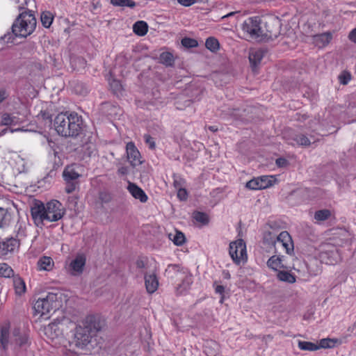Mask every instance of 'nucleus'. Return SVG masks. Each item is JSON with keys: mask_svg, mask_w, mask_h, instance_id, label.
<instances>
[{"mask_svg": "<svg viewBox=\"0 0 356 356\" xmlns=\"http://www.w3.org/2000/svg\"><path fill=\"white\" fill-rule=\"evenodd\" d=\"M82 120L76 113H60L54 119L57 133L64 137H75L81 130Z\"/></svg>", "mask_w": 356, "mask_h": 356, "instance_id": "nucleus-1", "label": "nucleus"}, {"mask_svg": "<svg viewBox=\"0 0 356 356\" xmlns=\"http://www.w3.org/2000/svg\"><path fill=\"white\" fill-rule=\"evenodd\" d=\"M74 327L73 321L68 317L61 316L54 320L44 331L47 338L56 344H60L64 340L65 334Z\"/></svg>", "mask_w": 356, "mask_h": 356, "instance_id": "nucleus-2", "label": "nucleus"}, {"mask_svg": "<svg viewBox=\"0 0 356 356\" xmlns=\"http://www.w3.org/2000/svg\"><path fill=\"white\" fill-rule=\"evenodd\" d=\"M37 24L36 19L31 11H24L12 25V33L15 37L26 38L33 33Z\"/></svg>", "mask_w": 356, "mask_h": 356, "instance_id": "nucleus-3", "label": "nucleus"}, {"mask_svg": "<svg viewBox=\"0 0 356 356\" xmlns=\"http://www.w3.org/2000/svg\"><path fill=\"white\" fill-rule=\"evenodd\" d=\"M244 34L251 39L261 40V37H273L274 33L271 31H264L262 21L259 17L248 18L241 26Z\"/></svg>", "mask_w": 356, "mask_h": 356, "instance_id": "nucleus-4", "label": "nucleus"}, {"mask_svg": "<svg viewBox=\"0 0 356 356\" xmlns=\"http://www.w3.org/2000/svg\"><path fill=\"white\" fill-rule=\"evenodd\" d=\"M60 297L54 293H49L45 298H39L34 305L35 312L41 316L56 311L60 306Z\"/></svg>", "mask_w": 356, "mask_h": 356, "instance_id": "nucleus-5", "label": "nucleus"}, {"mask_svg": "<svg viewBox=\"0 0 356 356\" xmlns=\"http://www.w3.org/2000/svg\"><path fill=\"white\" fill-rule=\"evenodd\" d=\"M95 335L89 333L79 325H76L73 338L69 342L70 347L75 350L77 349H83L91 342L92 337Z\"/></svg>", "mask_w": 356, "mask_h": 356, "instance_id": "nucleus-6", "label": "nucleus"}, {"mask_svg": "<svg viewBox=\"0 0 356 356\" xmlns=\"http://www.w3.org/2000/svg\"><path fill=\"white\" fill-rule=\"evenodd\" d=\"M83 329L94 335L101 332L106 326V322L99 315H88L83 318L79 324Z\"/></svg>", "mask_w": 356, "mask_h": 356, "instance_id": "nucleus-7", "label": "nucleus"}, {"mask_svg": "<svg viewBox=\"0 0 356 356\" xmlns=\"http://www.w3.org/2000/svg\"><path fill=\"white\" fill-rule=\"evenodd\" d=\"M229 255L236 264L247 259L246 245L243 239L231 242L229 244Z\"/></svg>", "mask_w": 356, "mask_h": 356, "instance_id": "nucleus-8", "label": "nucleus"}, {"mask_svg": "<svg viewBox=\"0 0 356 356\" xmlns=\"http://www.w3.org/2000/svg\"><path fill=\"white\" fill-rule=\"evenodd\" d=\"M47 222H56L61 219L65 210L62 204L58 200H51L45 204Z\"/></svg>", "mask_w": 356, "mask_h": 356, "instance_id": "nucleus-9", "label": "nucleus"}, {"mask_svg": "<svg viewBox=\"0 0 356 356\" xmlns=\"http://www.w3.org/2000/svg\"><path fill=\"white\" fill-rule=\"evenodd\" d=\"M165 272L168 274H172L173 273H181L184 275L181 284H179L177 287V291L179 294H181L188 290L193 282L192 275L184 271L181 272V268L178 265H169L165 270Z\"/></svg>", "mask_w": 356, "mask_h": 356, "instance_id": "nucleus-10", "label": "nucleus"}, {"mask_svg": "<svg viewBox=\"0 0 356 356\" xmlns=\"http://www.w3.org/2000/svg\"><path fill=\"white\" fill-rule=\"evenodd\" d=\"M31 214L35 225L42 227L47 221L45 205L41 202H36L31 209Z\"/></svg>", "mask_w": 356, "mask_h": 356, "instance_id": "nucleus-11", "label": "nucleus"}, {"mask_svg": "<svg viewBox=\"0 0 356 356\" xmlns=\"http://www.w3.org/2000/svg\"><path fill=\"white\" fill-rule=\"evenodd\" d=\"M86 262V256L83 254H78L69 264L67 268L68 273L73 276L81 275L83 271Z\"/></svg>", "mask_w": 356, "mask_h": 356, "instance_id": "nucleus-12", "label": "nucleus"}, {"mask_svg": "<svg viewBox=\"0 0 356 356\" xmlns=\"http://www.w3.org/2000/svg\"><path fill=\"white\" fill-rule=\"evenodd\" d=\"M126 153L127 160L133 167L142 163L140 154L133 142L127 144Z\"/></svg>", "mask_w": 356, "mask_h": 356, "instance_id": "nucleus-13", "label": "nucleus"}, {"mask_svg": "<svg viewBox=\"0 0 356 356\" xmlns=\"http://www.w3.org/2000/svg\"><path fill=\"white\" fill-rule=\"evenodd\" d=\"M10 325L8 323H5L1 326L0 328V347L2 350H6L8 345L14 346V337L10 335L9 333Z\"/></svg>", "mask_w": 356, "mask_h": 356, "instance_id": "nucleus-14", "label": "nucleus"}, {"mask_svg": "<svg viewBox=\"0 0 356 356\" xmlns=\"http://www.w3.org/2000/svg\"><path fill=\"white\" fill-rule=\"evenodd\" d=\"M277 242L280 243L288 254H293L294 247L291 236L286 231H283L277 236Z\"/></svg>", "mask_w": 356, "mask_h": 356, "instance_id": "nucleus-15", "label": "nucleus"}, {"mask_svg": "<svg viewBox=\"0 0 356 356\" xmlns=\"http://www.w3.org/2000/svg\"><path fill=\"white\" fill-rule=\"evenodd\" d=\"M127 189L134 198L138 199L141 202L145 203L147 201L148 197L144 191L136 184L129 182Z\"/></svg>", "mask_w": 356, "mask_h": 356, "instance_id": "nucleus-16", "label": "nucleus"}, {"mask_svg": "<svg viewBox=\"0 0 356 356\" xmlns=\"http://www.w3.org/2000/svg\"><path fill=\"white\" fill-rule=\"evenodd\" d=\"M19 245V241L11 238L0 243V255L7 254L13 252L16 247Z\"/></svg>", "mask_w": 356, "mask_h": 356, "instance_id": "nucleus-17", "label": "nucleus"}, {"mask_svg": "<svg viewBox=\"0 0 356 356\" xmlns=\"http://www.w3.org/2000/svg\"><path fill=\"white\" fill-rule=\"evenodd\" d=\"M332 38V35L330 32L315 35L313 36V43L320 48L324 47L330 43Z\"/></svg>", "mask_w": 356, "mask_h": 356, "instance_id": "nucleus-18", "label": "nucleus"}, {"mask_svg": "<svg viewBox=\"0 0 356 356\" xmlns=\"http://www.w3.org/2000/svg\"><path fill=\"white\" fill-rule=\"evenodd\" d=\"M145 284L146 290L149 293H154L159 286L158 279L154 274L145 275Z\"/></svg>", "mask_w": 356, "mask_h": 356, "instance_id": "nucleus-19", "label": "nucleus"}, {"mask_svg": "<svg viewBox=\"0 0 356 356\" xmlns=\"http://www.w3.org/2000/svg\"><path fill=\"white\" fill-rule=\"evenodd\" d=\"M14 339V348H22L28 343V337L26 334H22L19 328H15L13 331Z\"/></svg>", "mask_w": 356, "mask_h": 356, "instance_id": "nucleus-20", "label": "nucleus"}, {"mask_svg": "<svg viewBox=\"0 0 356 356\" xmlns=\"http://www.w3.org/2000/svg\"><path fill=\"white\" fill-rule=\"evenodd\" d=\"M262 26L264 28V31H271L272 33H274L275 36L273 37H261V40H273L277 38L280 34V31L278 29V23L276 20H270L268 22H266L265 23H262Z\"/></svg>", "mask_w": 356, "mask_h": 356, "instance_id": "nucleus-21", "label": "nucleus"}, {"mask_svg": "<svg viewBox=\"0 0 356 356\" xmlns=\"http://www.w3.org/2000/svg\"><path fill=\"white\" fill-rule=\"evenodd\" d=\"M54 266V262L51 257L42 256L38 262L37 267L38 270L51 271Z\"/></svg>", "mask_w": 356, "mask_h": 356, "instance_id": "nucleus-22", "label": "nucleus"}, {"mask_svg": "<svg viewBox=\"0 0 356 356\" xmlns=\"http://www.w3.org/2000/svg\"><path fill=\"white\" fill-rule=\"evenodd\" d=\"M70 86L72 91L77 95H85L88 92L86 85L79 80H73L70 81Z\"/></svg>", "mask_w": 356, "mask_h": 356, "instance_id": "nucleus-23", "label": "nucleus"}, {"mask_svg": "<svg viewBox=\"0 0 356 356\" xmlns=\"http://www.w3.org/2000/svg\"><path fill=\"white\" fill-rule=\"evenodd\" d=\"M264 51L261 49L251 50L249 54V60L254 67H256L262 60Z\"/></svg>", "mask_w": 356, "mask_h": 356, "instance_id": "nucleus-24", "label": "nucleus"}, {"mask_svg": "<svg viewBox=\"0 0 356 356\" xmlns=\"http://www.w3.org/2000/svg\"><path fill=\"white\" fill-rule=\"evenodd\" d=\"M267 266L276 271L280 268H288V267L282 264V259L279 256H272L267 261Z\"/></svg>", "mask_w": 356, "mask_h": 356, "instance_id": "nucleus-25", "label": "nucleus"}, {"mask_svg": "<svg viewBox=\"0 0 356 356\" xmlns=\"http://www.w3.org/2000/svg\"><path fill=\"white\" fill-rule=\"evenodd\" d=\"M219 350V345L214 341H207L204 345V351L207 356H216Z\"/></svg>", "mask_w": 356, "mask_h": 356, "instance_id": "nucleus-26", "label": "nucleus"}, {"mask_svg": "<svg viewBox=\"0 0 356 356\" xmlns=\"http://www.w3.org/2000/svg\"><path fill=\"white\" fill-rule=\"evenodd\" d=\"M293 141L296 145L303 147H308L312 143L316 142L312 136L309 138L307 136L301 134L296 135L293 138Z\"/></svg>", "mask_w": 356, "mask_h": 356, "instance_id": "nucleus-27", "label": "nucleus"}, {"mask_svg": "<svg viewBox=\"0 0 356 356\" xmlns=\"http://www.w3.org/2000/svg\"><path fill=\"white\" fill-rule=\"evenodd\" d=\"M11 220V213L7 209L0 207V227L8 226Z\"/></svg>", "mask_w": 356, "mask_h": 356, "instance_id": "nucleus-28", "label": "nucleus"}, {"mask_svg": "<svg viewBox=\"0 0 356 356\" xmlns=\"http://www.w3.org/2000/svg\"><path fill=\"white\" fill-rule=\"evenodd\" d=\"M277 277L280 281L293 284L296 282V276L290 273L288 270H279L277 274Z\"/></svg>", "mask_w": 356, "mask_h": 356, "instance_id": "nucleus-29", "label": "nucleus"}, {"mask_svg": "<svg viewBox=\"0 0 356 356\" xmlns=\"http://www.w3.org/2000/svg\"><path fill=\"white\" fill-rule=\"evenodd\" d=\"M134 32L139 35H145L148 31L147 24L144 21H138L133 26Z\"/></svg>", "mask_w": 356, "mask_h": 356, "instance_id": "nucleus-30", "label": "nucleus"}, {"mask_svg": "<svg viewBox=\"0 0 356 356\" xmlns=\"http://www.w3.org/2000/svg\"><path fill=\"white\" fill-rule=\"evenodd\" d=\"M169 238L178 246L182 245L186 241L184 234L179 231L176 230L175 234H169Z\"/></svg>", "mask_w": 356, "mask_h": 356, "instance_id": "nucleus-31", "label": "nucleus"}, {"mask_svg": "<svg viewBox=\"0 0 356 356\" xmlns=\"http://www.w3.org/2000/svg\"><path fill=\"white\" fill-rule=\"evenodd\" d=\"M63 175L67 182L74 181L79 177V174L71 168H66Z\"/></svg>", "mask_w": 356, "mask_h": 356, "instance_id": "nucleus-32", "label": "nucleus"}, {"mask_svg": "<svg viewBox=\"0 0 356 356\" xmlns=\"http://www.w3.org/2000/svg\"><path fill=\"white\" fill-rule=\"evenodd\" d=\"M331 216V212L329 209H321L316 211L314 213V219L317 222L325 221Z\"/></svg>", "mask_w": 356, "mask_h": 356, "instance_id": "nucleus-33", "label": "nucleus"}, {"mask_svg": "<svg viewBox=\"0 0 356 356\" xmlns=\"http://www.w3.org/2000/svg\"><path fill=\"white\" fill-rule=\"evenodd\" d=\"M160 63L166 65L172 66L174 63V58L170 52H163L159 56Z\"/></svg>", "mask_w": 356, "mask_h": 356, "instance_id": "nucleus-34", "label": "nucleus"}, {"mask_svg": "<svg viewBox=\"0 0 356 356\" xmlns=\"http://www.w3.org/2000/svg\"><path fill=\"white\" fill-rule=\"evenodd\" d=\"M277 236L274 233L270 231H266L264 233L263 241L267 245L275 246L277 243Z\"/></svg>", "mask_w": 356, "mask_h": 356, "instance_id": "nucleus-35", "label": "nucleus"}, {"mask_svg": "<svg viewBox=\"0 0 356 356\" xmlns=\"http://www.w3.org/2000/svg\"><path fill=\"white\" fill-rule=\"evenodd\" d=\"M298 347L303 350L314 351L319 348V346L312 342L300 341L298 342Z\"/></svg>", "mask_w": 356, "mask_h": 356, "instance_id": "nucleus-36", "label": "nucleus"}, {"mask_svg": "<svg viewBox=\"0 0 356 356\" xmlns=\"http://www.w3.org/2000/svg\"><path fill=\"white\" fill-rule=\"evenodd\" d=\"M111 3L114 6L134 8L136 3L133 0H111Z\"/></svg>", "mask_w": 356, "mask_h": 356, "instance_id": "nucleus-37", "label": "nucleus"}, {"mask_svg": "<svg viewBox=\"0 0 356 356\" xmlns=\"http://www.w3.org/2000/svg\"><path fill=\"white\" fill-rule=\"evenodd\" d=\"M53 15L50 12H43L41 14V22L45 28H49L53 22Z\"/></svg>", "mask_w": 356, "mask_h": 356, "instance_id": "nucleus-38", "label": "nucleus"}, {"mask_svg": "<svg viewBox=\"0 0 356 356\" xmlns=\"http://www.w3.org/2000/svg\"><path fill=\"white\" fill-rule=\"evenodd\" d=\"M13 275V270L7 264H0V276L10 277Z\"/></svg>", "mask_w": 356, "mask_h": 356, "instance_id": "nucleus-39", "label": "nucleus"}, {"mask_svg": "<svg viewBox=\"0 0 356 356\" xmlns=\"http://www.w3.org/2000/svg\"><path fill=\"white\" fill-rule=\"evenodd\" d=\"M206 47L211 51H216L219 49V42L217 39L210 37L205 42Z\"/></svg>", "mask_w": 356, "mask_h": 356, "instance_id": "nucleus-40", "label": "nucleus"}, {"mask_svg": "<svg viewBox=\"0 0 356 356\" xmlns=\"http://www.w3.org/2000/svg\"><path fill=\"white\" fill-rule=\"evenodd\" d=\"M14 286H15V291L17 294L20 295V294L24 293L25 289H26V285H25L24 282L22 279L17 278V279L15 280H14Z\"/></svg>", "mask_w": 356, "mask_h": 356, "instance_id": "nucleus-41", "label": "nucleus"}, {"mask_svg": "<svg viewBox=\"0 0 356 356\" xmlns=\"http://www.w3.org/2000/svg\"><path fill=\"white\" fill-rule=\"evenodd\" d=\"M259 184L262 189L266 188L273 185V176H261L259 177Z\"/></svg>", "mask_w": 356, "mask_h": 356, "instance_id": "nucleus-42", "label": "nucleus"}, {"mask_svg": "<svg viewBox=\"0 0 356 356\" xmlns=\"http://www.w3.org/2000/svg\"><path fill=\"white\" fill-rule=\"evenodd\" d=\"M338 79L341 84L347 85L351 79V74L348 71H343L339 74Z\"/></svg>", "mask_w": 356, "mask_h": 356, "instance_id": "nucleus-43", "label": "nucleus"}, {"mask_svg": "<svg viewBox=\"0 0 356 356\" xmlns=\"http://www.w3.org/2000/svg\"><path fill=\"white\" fill-rule=\"evenodd\" d=\"M246 187L250 190H261L259 177L252 179L246 183Z\"/></svg>", "mask_w": 356, "mask_h": 356, "instance_id": "nucleus-44", "label": "nucleus"}, {"mask_svg": "<svg viewBox=\"0 0 356 356\" xmlns=\"http://www.w3.org/2000/svg\"><path fill=\"white\" fill-rule=\"evenodd\" d=\"M181 44L186 48H192L197 47L198 43L195 39L184 38L181 40Z\"/></svg>", "mask_w": 356, "mask_h": 356, "instance_id": "nucleus-45", "label": "nucleus"}, {"mask_svg": "<svg viewBox=\"0 0 356 356\" xmlns=\"http://www.w3.org/2000/svg\"><path fill=\"white\" fill-rule=\"evenodd\" d=\"M193 218L195 219L196 221L202 222L203 224H206L209 221L207 215L204 213L200 211L195 212L193 213Z\"/></svg>", "mask_w": 356, "mask_h": 356, "instance_id": "nucleus-46", "label": "nucleus"}, {"mask_svg": "<svg viewBox=\"0 0 356 356\" xmlns=\"http://www.w3.org/2000/svg\"><path fill=\"white\" fill-rule=\"evenodd\" d=\"M99 198L102 203H108L112 200V195L106 191H102L99 193Z\"/></svg>", "mask_w": 356, "mask_h": 356, "instance_id": "nucleus-47", "label": "nucleus"}, {"mask_svg": "<svg viewBox=\"0 0 356 356\" xmlns=\"http://www.w3.org/2000/svg\"><path fill=\"white\" fill-rule=\"evenodd\" d=\"M109 84H110L111 88L112 89L113 92L115 94H118V92H120L122 89V86L120 82L118 80H113L112 81L110 82Z\"/></svg>", "mask_w": 356, "mask_h": 356, "instance_id": "nucleus-48", "label": "nucleus"}, {"mask_svg": "<svg viewBox=\"0 0 356 356\" xmlns=\"http://www.w3.org/2000/svg\"><path fill=\"white\" fill-rule=\"evenodd\" d=\"M319 348H327L334 346V341L330 339H323L320 341Z\"/></svg>", "mask_w": 356, "mask_h": 356, "instance_id": "nucleus-49", "label": "nucleus"}, {"mask_svg": "<svg viewBox=\"0 0 356 356\" xmlns=\"http://www.w3.org/2000/svg\"><path fill=\"white\" fill-rule=\"evenodd\" d=\"M144 139L146 144L149 145V147L152 149H154L156 147L155 142L154 138L149 136V134L144 135Z\"/></svg>", "mask_w": 356, "mask_h": 356, "instance_id": "nucleus-50", "label": "nucleus"}, {"mask_svg": "<svg viewBox=\"0 0 356 356\" xmlns=\"http://www.w3.org/2000/svg\"><path fill=\"white\" fill-rule=\"evenodd\" d=\"M184 183H185L184 179H183L182 178H181L179 177L174 176L173 185L175 188L179 189V188H183L182 186L184 184Z\"/></svg>", "mask_w": 356, "mask_h": 356, "instance_id": "nucleus-51", "label": "nucleus"}, {"mask_svg": "<svg viewBox=\"0 0 356 356\" xmlns=\"http://www.w3.org/2000/svg\"><path fill=\"white\" fill-rule=\"evenodd\" d=\"M188 193L185 188H181L177 189V197L181 200H185L187 199Z\"/></svg>", "mask_w": 356, "mask_h": 356, "instance_id": "nucleus-52", "label": "nucleus"}, {"mask_svg": "<svg viewBox=\"0 0 356 356\" xmlns=\"http://www.w3.org/2000/svg\"><path fill=\"white\" fill-rule=\"evenodd\" d=\"M2 122L3 124L9 125L13 124V120L9 114L5 113L2 115Z\"/></svg>", "mask_w": 356, "mask_h": 356, "instance_id": "nucleus-53", "label": "nucleus"}, {"mask_svg": "<svg viewBox=\"0 0 356 356\" xmlns=\"http://www.w3.org/2000/svg\"><path fill=\"white\" fill-rule=\"evenodd\" d=\"M76 188V184L73 181L67 182V186L65 187V192L67 193H72L74 191Z\"/></svg>", "mask_w": 356, "mask_h": 356, "instance_id": "nucleus-54", "label": "nucleus"}, {"mask_svg": "<svg viewBox=\"0 0 356 356\" xmlns=\"http://www.w3.org/2000/svg\"><path fill=\"white\" fill-rule=\"evenodd\" d=\"M15 3L18 4V9L19 10L22 9H25L26 6H27L28 1L27 0H14Z\"/></svg>", "mask_w": 356, "mask_h": 356, "instance_id": "nucleus-55", "label": "nucleus"}, {"mask_svg": "<svg viewBox=\"0 0 356 356\" xmlns=\"http://www.w3.org/2000/svg\"><path fill=\"white\" fill-rule=\"evenodd\" d=\"M197 0H177V2L186 7L190 6L195 3H196Z\"/></svg>", "mask_w": 356, "mask_h": 356, "instance_id": "nucleus-56", "label": "nucleus"}, {"mask_svg": "<svg viewBox=\"0 0 356 356\" xmlns=\"http://www.w3.org/2000/svg\"><path fill=\"white\" fill-rule=\"evenodd\" d=\"M275 163L278 167L283 168L287 165L288 161L284 158H279L276 159Z\"/></svg>", "mask_w": 356, "mask_h": 356, "instance_id": "nucleus-57", "label": "nucleus"}, {"mask_svg": "<svg viewBox=\"0 0 356 356\" xmlns=\"http://www.w3.org/2000/svg\"><path fill=\"white\" fill-rule=\"evenodd\" d=\"M348 39L354 42V43H356V28L353 29L350 33H349V35H348Z\"/></svg>", "mask_w": 356, "mask_h": 356, "instance_id": "nucleus-58", "label": "nucleus"}, {"mask_svg": "<svg viewBox=\"0 0 356 356\" xmlns=\"http://www.w3.org/2000/svg\"><path fill=\"white\" fill-rule=\"evenodd\" d=\"M348 108L352 114H356V102H350Z\"/></svg>", "mask_w": 356, "mask_h": 356, "instance_id": "nucleus-59", "label": "nucleus"}, {"mask_svg": "<svg viewBox=\"0 0 356 356\" xmlns=\"http://www.w3.org/2000/svg\"><path fill=\"white\" fill-rule=\"evenodd\" d=\"M118 172L121 175H125L128 173V168L126 166H121L118 169Z\"/></svg>", "mask_w": 356, "mask_h": 356, "instance_id": "nucleus-60", "label": "nucleus"}, {"mask_svg": "<svg viewBox=\"0 0 356 356\" xmlns=\"http://www.w3.org/2000/svg\"><path fill=\"white\" fill-rule=\"evenodd\" d=\"M40 115L44 119V120H50L51 115L47 111H41L40 113Z\"/></svg>", "mask_w": 356, "mask_h": 356, "instance_id": "nucleus-61", "label": "nucleus"}, {"mask_svg": "<svg viewBox=\"0 0 356 356\" xmlns=\"http://www.w3.org/2000/svg\"><path fill=\"white\" fill-rule=\"evenodd\" d=\"M7 94L6 90H0V103L2 102L7 97Z\"/></svg>", "mask_w": 356, "mask_h": 356, "instance_id": "nucleus-62", "label": "nucleus"}, {"mask_svg": "<svg viewBox=\"0 0 356 356\" xmlns=\"http://www.w3.org/2000/svg\"><path fill=\"white\" fill-rule=\"evenodd\" d=\"M136 264L137 268H143L145 266V262L140 259L137 260Z\"/></svg>", "mask_w": 356, "mask_h": 356, "instance_id": "nucleus-63", "label": "nucleus"}, {"mask_svg": "<svg viewBox=\"0 0 356 356\" xmlns=\"http://www.w3.org/2000/svg\"><path fill=\"white\" fill-rule=\"evenodd\" d=\"M225 288L222 285H218L216 287V292L220 294H222L224 292Z\"/></svg>", "mask_w": 356, "mask_h": 356, "instance_id": "nucleus-64", "label": "nucleus"}]
</instances>
